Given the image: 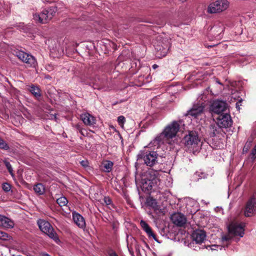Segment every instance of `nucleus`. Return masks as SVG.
<instances>
[{
    "mask_svg": "<svg viewBox=\"0 0 256 256\" xmlns=\"http://www.w3.org/2000/svg\"><path fill=\"white\" fill-rule=\"evenodd\" d=\"M180 124L177 122L174 121L166 127L164 131L160 136L156 138L151 144H154L155 146H156L157 148H158L160 146V143H163L164 142V138L168 140L175 137L180 130Z\"/></svg>",
    "mask_w": 256,
    "mask_h": 256,
    "instance_id": "obj_1",
    "label": "nucleus"
},
{
    "mask_svg": "<svg viewBox=\"0 0 256 256\" xmlns=\"http://www.w3.org/2000/svg\"><path fill=\"white\" fill-rule=\"evenodd\" d=\"M158 182V179L154 172H146L142 176L141 188L145 193L150 194L152 192L153 188L157 185Z\"/></svg>",
    "mask_w": 256,
    "mask_h": 256,
    "instance_id": "obj_2",
    "label": "nucleus"
},
{
    "mask_svg": "<svg viewBox=\"0 0 256 256\" xmlns=\"http://www.w3.org/2000/svg\"><path fill=\"white\" fill-rule=\"evenodd\" d=\"M245 224L242 222H232L228 226V230L229 234L222 236V240L224 241H229L232 238L230 234L234 236H240L242 237L244 234V228Z\"/></svg>",
    "mask_w": 256,
    "mask_h": 256,
    "instance_id": "obj_3",
    "label": "nucleus"
},
{
    "mask_svg": "<svg viewBox=\"0 0 256 256\" xmlns=\"http://www.w3.org/2000/svg\"><path fill=\"white\" fill-rule=\"evenodd\" d=\"M56 12V9L55 7H50L44 10L40 14H34L33 15V19L36 22L45 24L53 18Z\"/></svg>",
    "mask_w": 256,
    "mask_h": 256,
    "instance_id": "obj_4",
    "label": "nucleus"
},
{
    "mask_svg": "<svg viewBox=\"0 0 256 256\" xmlns=\"http://www.w3.org/2000/svg\"><path fill=\"white\" fill-rule=\"evenodd\" d=\"M158 156L154 151H143L138 155V159L142 160L146 166H152L157 162Z\"/></svg>",
    "mask_w": 256,
    "mask_h": 256,
    "instance_id": "obj_5",
    "label": "nucleus"
},
{
    "mask_svg": "<svg viewBox=\"0 0 256 256\" xmlns=\"http://www.w3.org/2000/svg\"><path fill=\"white\" fill-rule=\"evenodd\" d=\"M38 224L40 229L43 232L47 234L50 238L53 239L55 242H58L59 241L57 234L48 222L42 220H39L38 221Z\"/></svg>",
    "mask_w": 256,
    "mask_h": 256,
    "instance_id": "obj_6",
    "label": "nucleus"
},
{
    "mask_svg": "<svg viewBox=\"0 0 256 256\" xmlns=\"http://www.w3.org/2000/svg\"><path fill=\"white\" fill-rule=\"evenodd\" d=\"M182 142L188 148L196 147L200 142L198 132L194 130L189 131L188 134L182 138Z\"/></svg>",
    "mask_w": 256,
    "mask_h": 256,
    "instance_id": "obj_7",
    "label": "nucleus"
},
{
    "mask_svg": "<svg viewBox=\"0 0 256 256\" xmlns=\"http://www.w3.org/2000/svg\"><path fill=\"white\" fill-rule=\"evenodd\" d=\"M213 120L216 121L220 128H228L232 126V120L231 116L228 113L221 114H214Z\"/></svg>",
    "mask_w": 256,
    "mask_h": 256,
    "instance_id": "obj_8",
    "label": "nucleus"
},
{
    "mask_svg": "<svg viewBox=\"0 0 256 256\" xmlns=\"http://www.w3.org/2000/svg\"><path fill=\"white\" fill-rule=\"evenodd\" d=\"M228 6L229 2L227 0H218L210 4L208 12L210 14L220 12L227 9Z\"/></svg>",
    "mask_w": 256,
    "mask_h": 256,
    "instance_id": "obj_9",
    "label": "nucleus"
},
{
    "mask_svg": "<svg viewBox=\"0 0 256 256\" xmlns=\"http://www.w3.org/2000/svg\"><path fill=\"white\" fill-rule=\"evenodd\" d=\"M156 56L160 58L166 56L170 48L168 42L165 40L164 42H159L154 46Z\"/></svg>",
    "mask_w": 256,
    "mask_h": 256,
    "instance_id": "obj_10",
    "label": "nucleus"
},
{
    "mask_svg": "<svg viewBox=\"0 0 256 256\" xmlns=\"http://www.w3.org/2000/svg\"><path fill=\"white\" fill-rule=\"evenodd\" d=\"M256 213V196L253 194L247 201L244 214L246 217L252 216Z\"/></svg>",
    "mask_w": 256,
    "mask_h": 256,
    "instance_id": "obj_11",
    "label": "nucleus"
},
{
    "mask_svg": "<svg viewBox=\"0 0 256 256\" xmlns=\"http://www.w3.org/2000/svg\"><path fill=\"white\" fill-rule=\"evenodd\" d=\"M228 108V104L222 100H216L213 102L210 107L212 112V116L214 114H224V112Z\"/></svg>",
    "mask_w": 256,
    "mask_h": 256,
    "instance_id": "obj_12",
    "label": "nucleus"
},
{
    "mask_svg": "<svg viewBox=\"0 0 256 256\" xmlns=\"http://www.w3.org/2000/svg\"><path fill=\"white\" fill-rule=\"evenodd\" d=\"M172 222L178 226H183L186 224V218L181 213H174L171 216Z\"/></svg>",
    "mask_w": 256,
    "mask_h": 256,
    "instance_id": "obj_13",
    "label": "nucleus"
},
{
    "mask_svg": "<svg viewBox=\"0 0 256 256\" xmlns=\"http://www.w3.org/2000/svg\"><path fill=\"white\" fill-rule=\"evenodd\" d=\"M204 110V107L200 105H194L192 108L187 112L186 116L198 118L202 115Z\"/></svg>",
    "mask_w": 256,
    "mask_h": 256,
    "instance_id": "obj_14",
    "label": "nucleus"
},
{
    "mask_svg": "<svg viewBox=\"0 0 256 256\" xmlns=\"http://www.w3.org/2000/svg\"><path fill=\"white\" fill-rule=\"evenodd\" d=\"M192 237L194 241L197 244H201L206 239V233L202 230H194L192 234Z\"/></svg>",
    "mask_w": 256,
    "mask_h": 256,
    "instance_id": "obj_15",
    "label": "nucleus"
},
{
    "mask_svg": "<svg viewBox=\"0 0 256 256\" xmlns=\"http://www.w3.org/2000/svg\"><path fill=\"white\" fill-rule=\"evenodd\" d=\"M80 119L84 124L88 126H92L96 123V118L88 112H84L81 114Z\"/></svg>",
    "mask_w": 256,
    "mask_h": 256,
    "instance_id": "obj_16",
    "label": "nucleus"
},
{
    "mask_svg": "<svg viewBox=\"0 0 256 256\" xmlns=\"http://www.w3.org/2000/svg\"><path fill=\"white\" fill-rule=\"evenodd\" d=\"M220 129L216 122L212 124L208 128L206 134L209 137L214 138L220 132Z\"/></svg>",
    "mask_w": 256,
    "mask_h": 256,
    "instance_id": "obj_17",
    "label": "nucleus"
},
{
    "mask_svg": "<svg viewBox=\"0 0 256 256\" xmlns=\"http://www.w3.org/2000/svg\"><path fill=\"white\" fill-rule=\"evenodd\" d=\"M140 226L142 230L146 233L148 238H153L156 242H158L156 234L152 231L150 226L144 220H142L140 222Z\"/></svg>",
    "mask_w": 256,
    "mask_h": 256,
    "instance_id": "obj_18",
    "label": "nucleus"
},
{
    "mask_svg": "<svg viewBox=\"0 0 256 256\" xmlns=\"http://www.w3.org/2000/svg\"><path fill=\"white\" fill-rule=\"evenodd\" d=\"M73 220L74 223L81 228L86 227V222L84 217L80 214L74 212H72Z\"/></svg>",
    "mask_w": 256,
    "mask_h": 256,
    "instance_id": "obj_19",
    "label": "nucleus"
},
{
    "mask_svg": "<svg viewBox=\"0 0 256 256\" xmlns=\"http://www.w3.org/2000/svg\"><path fill=\"white\" fill-rule=\"evenodd\" d=\"M14 226L13 221L4 216L0 215V226L6 228H12Z\"/></svg>",
    "mask_w": 256,
    "mask_h": 256,
    "instance_id": "obj_20",
    "label": "nucleus"
},
{
    "mask_svg": "<svg viewBox=\"0 0 256 256\" xmlns=\"http://www.w3.org/2000/svg\"><path fill=\"white\" fill-rule=\"evenodd\" d=\"M24 63L26 64L28 66L32 68H36L38 65L36 58L28 54L26 58L24 59Z\"/></svg>",
    "mask_w": 256,
    "mask_h": 256,
    "instance_id": "obj_21",
    "label": "nucleus"
},
{
    "mask_svg": "<svg viewBox=\"0 0 256 256\" xmlns=\"http://www.w3.org/2000/svg\"><path fill=\"white\" fill-rule=\"evenodd\" d=\"M144 83V76L140 75L138 80H135L134 82L129 78V86H140Z\"/></svg>",
    "mask_w": 256,
    "mask_h": 256,
    "instance_id": "obj_22",
    "label": "nucleus"
},
{
    "mask_svg": "<svg viewBox=\"0 0 256 256\" xmlns=\"http://www.w3.org/2000/svg\"><path fill=\"white\" fill-rule=\"evenodd\" d=\"M114 164L112 162L105 160L102 163V169L106 172H110L112 170Z\"/></svg>",
    "mask_w": 256,
    "mask_h": 256,
    "instance_id": "obj_23",
    "label": "nucleus"
},
{
    "mask_svg": "<svg viewBox=\"0 0 256 256\" xmlns=\"http://www.w3.org/2000/svg\"><path fill=\"white\" fill-rule=\"evenodd\" d=\"M34 190L36 194L42 195L45 192V187L42 184L39 183L34 186Z\"/></svg>",
    "mask_w": 256,
    "mask_h": 256,
    "instance_id": "obj_24",
    "label": "nucleus"
},
{
    "mask_svg": "<svg viewBox=\"0 0 256 256\" xmlns=\"http://www.w3.org/2000/svg\"><path fill=\"white\" fill-rule=\"evenodd\" d=\"M138 62L140 64V62L138 60L132 61V62H130L131 66L129 68V75L136 74L138 72L139 68V66H138L137 65Z\"/></svg>",
    "mask_w": 256,
    "mask_h": 256,
    "instance_id": "obj_25",
    "label": "nucleus"
},
{
    "mask_svg": "<svg viewBox=\"0 0 256 256\" xmlns=\"http://www.w3.org/2000/svg\"><path fill=\"white\" fill-rule=\"evenodd\" d=\"M254 138L252 137V136L249 137L248 138L247 141L246 142L245 145L242 150L243 154L246 153L250 149L252 146V143L254 140Z\"/></svg>",
    "mask_w": 256,
    "mask_h": 256,
    "instance_id": "obj_26",
    "label": "nucleus"
},
{
    "mask_svg": "<svg viewBox=\"0 0 256 256\" xmlns=\"http://www.w3.org/2000/svg\"><path fill=\"white\" fill-rule=\"evenodd\" d=\"M30 92L36 98H38L40 96V90L38 87L34 85H32L29 88Z\"/></svg>",
    "mask_w": 256,
    "mask_h": 256,
    "instance_id": "obj_27",
    "label": "nucleus"
},
{
    "mask_svg": "<svg viewBox=\"0 0 256 256\" xmlns=\"http://www.w3.org/2000/svg\"><path fill=\"white\" fill-rule=\"evenodd\" d=\"M15 56L22 62H24V59L28 56V53L23 51H16L15 53Z\"/></svg>",
    "mask_w": 256,
    "mask_h": 256,
    "instance_id": "obj_28",
    "label": "nucleus"
},
{
    "mask_svg": "<svg viewBox=\"0 0 256 256\" xmlns=\"http://www.w3.org/2000/svg\"><path fill=\"white\" fill-rule=\"evenodd\" d=\"M56 202L60 206H66L68 201L66 197L62 196L57 199Z\"/></svg>",
    "mask_w": 256,
    "mask_h": 256,
    "instance_id": "obj_29",
    "label": "nucleus"
},
{
    "mask_svg": "<svg viewBox=\"0 0 256 256\" xmlns=\"http://www.w3.org/2000/svg\"><path fill=\"white\" fill-rule=\"evenodd\" d=\"M125 178L122 180L124 184V186L122 187L121 188V192L120 193L123 194V196H124L126 200H128V196H127V190H126V186L125 184Z\"/></svg>",
    "mask_w": 256,
    "mask_h": 256,
    "instance_id": "obj_30",
    "label": "nucleus"
},
{
    "mask_svg": "<svg viewBox=\"0 0 256 256\" xmlns=\"http://www.w3.org/2000/svg\"><path fill=\"white\" fill-rule=\"evenodd\" d=\"M250 157L252 162H254L256 159V144L254 146V148L252 150Z\"/></svg>",
    "mask_w": 256,
    "mask_h": 256,
    "instance_id": "obj_31",
    "label": "nucleus"
},
{
    "mask_svg": "<svg viewBox=\"0 0 256 256\" xmlns=\"http://www.w3.org/2000/svg\"><path fill=\"white\" fill-rule=\"evenodd\" d=\"M4 163V164H5L6 166V167L8 172L10 174V175L12 176H14V174L13 173V170H12V166L8 162H7V161H5Z\"/></svg>",
    "mask_w": 256,
    "mask_h": 256,
    "instance_id": "obj_32",
    "label": "nucleus"
},
{
    "mask_svg": "<svg viewBox=\"0 0 256 256\" xmlns=\"http://www.w3.org/2000/svg\"><path fill=\"white\" fill-rule=\"evenodd\" d=\"M0 148L8 150L9 147L6 142L0 138Z\"/></svg>",
    "mask_w": 256,
    "mask_h": 256,
    "instance_id": "obj_33",
    "label": "nucleus"
},
{
    "mask_svg": "<svg viewBox=\"0 0 256 256\" xmlns=\"http://www.w3.org/2000/svg\"><path fill=\"white\" fill-rule=\"evenodd\" d=\"M118 121L121 127L124 126V124L126 122V118L124 116H120L118 118Z\"/></svg>",
    "mask_w": 256,
    "mask_h": 256,
    "instance_id": "obj_34",
    "label": "nucleus"
},
{
    "mask_svg": "<svg viewBox=\"0 0 256 256\" xmlns=\"http://www.w3.org/2000/svg\"><path fill=\"white\" fill-rule=\"evenodd\" d=\"M2 189L4 192H8L11 189V186L8 183H4L2 184Z\"/></svg>",
    "mask_w": 256,
    "mask_h": 256,
    "instance_id": "obj_35",
    "label": "nucleus"
},
{
    "mask_svg": "<svg viewBox=\"0 0 256 256\" xmlns=\"http://www.w3.org/2000/svg\"><path fill=\"white\" fill-rule=\"evenodd\" d=\"M8 235L6 233L4 232L0 231V239L2 240H7Z\"/></svg>",
    "mask_w": 256,
    "mask_h": 256,
    "instance_id": "obj_36",
    "label": "nucleus"
},
{
    "mask_svg": "<svg viewBox=\"0 0 256 256\" xmlns=\"http://www.w3.org/2000/svg\"><path fill=\"white\" fill-rule=\"evenodd\" d=\"M168 22L170 24L174 26H180L182 24L180 22H174V20H170Z\"/></svg>",
    "mask_w": 256,
    "mask_h": 256,
    "instance_id": "obj_37",
    "label": "nucleus"
},
{
    "mask_svg": "<svg viewBox=\"0 0 256 256\" xmlns=\"http://www.w3.org/2000/svg\"><path fill=\"white\" fill-rule=\"evenodd\" d=\"M104 202L106 205H110L112 203V200L108 197H104Z\"/></svg>",
    "mask_w": 256,
    "mask_h": 256,
    "instance_id": "obj_38",
    "label": "nucleus"
},
{
    "mask_svg": "<svg viewBox=\"0 0 256 256\" xmlns=\"http://www.w3.org/2000/svg\"><path fill=\"white\" fill-rule=\"evenodd\" d=\"M80 164L84 167H86L88 166V162L87 161L82 160L80 162Z\"/></svg>",
    "mask_w": 256,
    "mask_h": 256,
    "instance_id": "obj_39",
    "label": "nucleus"
},
{
    "mask_svg": "<svg viewBox=\"0 0 256 256\" xmlns=\"http://www.w3.org/2000/svg\"><path fill=\"white\" fill-rule=\"evenodd\" d=\"M75 128L78 132L82 128L78 124H76Z\"/></svg>",
    "mask_w": 256,
    "mask_h": 256,
    "instance_id": "obj_40",
    "label": "nucleus"
},
{
    "mask_svg": "<svg viewBox=\"0 0 256 256\" xmlns=\"http://www.w3.org/2000/svg\"><path fill=\"white\" fill-rule=\"evenodd\" d=\"M110 256H118L117 254L114 252H111L109 253Z\"/></svg>",
    "mask_w": 256,
    "mask_h": 256,
    "instance_id": "obj_41",
    "label": "nucleus"
},
{
    "mask_svg": "<svg viewBox=\"0 0 256 256\" xmlns=\"http://www.w3.org/2000/svg\"><path fill=\"white\" fill-rule=\"evenodd\" d=\"M79 132L80 133V134H81L82 135V136H84L85 135V134H84V130H83L82 128V129L79 131Z\"/></svg>",
    "mask_w": 256,
    "mask_h": 256,
    "instance_id": "obj_42",
    "label": "nucleus"
},
{
    "mask_svg": "<svg viewBox=\"0 0 256 256\" xmlns=\"http://www.w3.org/2000/svg\"><path fill=\"white\" fill-rule=\"evenodd\" d=\"M166 21H164L161 22H158V24H160V25H164V24H166Z\"/></svg>",
    "mask_w": 256,
    "mask_h": 256,
    "instance_id": "obj_43",
    "label": "nucleus"
},
{
    "mask_svg": "<svg viewBox=\"0 0 256 256\" xmlns=\"http://www.w3.org/2000/svg\"><path fill=\"white\" fill-rule=\"evenodd\" d=\"M236 108L238 109V110H240V108L239 104H238V102H237V103L236 104Z\"/></svg>",
    "mask_w": 256,
    "mask_h": 256,
    "instance_id": "obj_44",
    "label": "nucleus"
},
{
    "mask_svg": "<svg viewBox=\"0 0 256 256\" xmlns=\"http://www.w3.org/2000/svg\"><path fill=\"white\" fill-rule=\"evenodd\" d=\"M216 82L217 83H218V84H222L220 82V81L216 79Z\"/></svg>",
    "mask_w": 256,
    "mask_h": 256,
    "instance_id": "obj_45",
    "label": "nucleus"
},
{
    "mask_svg": "<svg viewBox=\"0 0 256 256\" xmlns=\"http://www.w3.org/2000/svg\"><path fill=\"white\" fill-rule=\"evenodd\" d=\"M158 66L156 64H154V65L152 66V67H153V68H157Z\"/></svg>",
    "mask_w": 256,
    "mask_h": 256,
    "instance_id": "obj_46",
    "label": "nucleus"
},
{
    "mask_svg": "<svg viewBox=\"0 0 256 256\" xmlns=\"http://www.w3.org/2000/svg\"><path fill=\"white\" fill-rule=\"evenodd\" d=\"M135 182H136V184H138V180H137V178L136 177L135 178Z\"/></svg>",
    "mask_w": 256,
    "mask_h": 256,
    "instance_id": "obj_47",
    "label": "nucleus"
},
{
    "mask_svg": "<svg viewBox=\"0 0 256 256\" xmlns=\"http://www.w3.org/2000/svg\"><path fill=\"white\" fill-rule=\"evenodd\" d=\"M180 1H182V2H185L186 0H180Z\"/></svg>",
    "mask_w": 256,
    "mask_h": 256,
    "instance_id": "obj_48",
    "label": "nucleus"
},
{
    "mask_svg": "<svg viewBox=\"0 0 256 256\" xmlns=\"http://www.w3.org/2000/svg\"><path fill=\"white\" fill-rule=\"evenodd\" d=\"M128 236L127 235L126 236V240H128Z\"/></svg>",
    "mask_w": 256,
    "mask_h": 256,
    "instance_id": "obj_49",
    "label": "nucleus"
}]
</instances>
